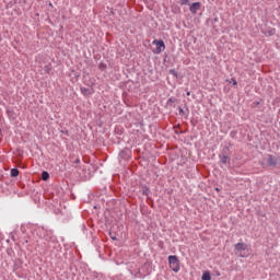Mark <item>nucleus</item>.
Listing matches in <instances>:
<instances>
[{"label":"nucleus","mask_w":280,"mask_h":280,"mask_svg":"<svg viewBox=\"0 0 280 280\" xmlns=\"http://www.w3.org/2000/svg\"><path fill=\"white\" fill-rule=\"evenodd\" d=\"M0 132H1V129H0Z\"/></svg>","instance_id":"a211bd4d"},{"label":"nucleus","mask_w":280,"mask_h":280,"mask_svg":"<svg viewBox=\"0 0 280 280\" xmlns=\"http://www.w3.org/2000/svg\"><path fill=\"white\" fill-rule=\"evenodd\" d=\"M74 163H80V159L75 160V162H74Z\"/></svg>","instance_id":"2eb2a0df"},{"label":"nucleus","mask_w":280,"mask_h":280,"mask_svg":"<svg viewBox=\"0 0 280 280\" xmlns=\"http://www.w3.org/2000/svg\"><path fill=\"white\" fill-rule=\"evenodd\" d=\"M201 280H211V273L209 271H205L202 273Z\"/></svg>","instance_id":"423d86ee"},{"label":"nucleus","mask_w":280,"mask_h":280,"mask_svg":"<svg viewBox=\"0 0 280 280\" xmlns=\"http://www.w3.org/2000/svg\"><path fill=\"white\" fill-rule=\"evenodd\" d=\"M168 266L173 272H178L180 270V261L177 256H168Z\"/></svg>","instance_id":"f257e3e1"},{"label":"nucleus","mask_w":280,"mask_h":280,"mask_svg":"<svg viewBox=\"0 0 280 280\" xmlns=\"http://www.w3.org/2000/svg\"><path fill=\"white\" fill-rule=\"evenodd\" d=\"M186 95H188V96L191 95V92H187Z\"/></svg>","instance_id":"4468645a"},{"label":"nucleus","mask_w":280,"mask_h":280,"mask_svg":"<svg viewBox=\"0 0 280 280\" xmlns=\"http://www.w3.org/2000/svg\"><path fill=\"white\" fill-rule=\"evenodd\" d=\"M81 93H82L83 95L89 94V89H86V88H81Z\"/></svg>","instance_id":"9d476101"},{"label":"nucleus","mask_w":280,"mask_h":280,"mask_svg":"<svg viewBox=\"0 0 280 280\" xmlns=\"http://www.w3.org/2000/svg\"><path fill=\"white\" fill-rule=\"evenodd\" d=\"M42 178H43V180H49V173L44 171L42 173Z\"/></svg>","instance_id":"6e6552de"},{"label":"nucleus","mask_w":280,"mask_h":280,"mask_svg":"<svg viewBox=\"0 0 280 280\" xmlns=\"http://www.w3.org/2000/svg\"><path fill=\"white\" fill-rule=\"evenodd\" d=\"M198 10H200V2H194L190 5V12L191 14H198Z\"/></svg>","instance_id":"39448f33"},{"label":"nucleus","mask_w":280,"mask_h":280,"mask_svg":"<svg viewBox=\"0 0 280 280\" xmlns=\"http://www.w3.org/2000/svg\"><path fill=\"white\" fill-rule=\"evenodd\" d=\"M267 163L270 167H276L277 158H275L273 155H267Z\"/></svg>","instance_id":"20e7f679"},{"label":"nucleus","mask_w":280,"mask_h":280,"mask_svg":"<svg viewBox=\"0 0 280 280\" xmlns=\"http://www.w3.org/2000/svg\"><path fill=\"white\" fill-rule=\"evenodd\" d=\"M172 75H175V78H178V73L176 72V70H171Z\"/></svg>","instance_id":"f8f14e48"},{"label":"nucleus","mask_w":280,"mask_h":280,"mask_svg":"<svg viewBox=\"0 0 280 280\" xmlns=\"http://www.w3.org/2000/svg\"><path fill=\"white\" fill-rule=\"evenodd\" d=\"M234 248L238 253H242V250H246L248 248V245L246 243H237L234 245Z\"/></svg>","instance_id":"7ed1b4c3"},{"label":"nucleus","mask_w":280,"mask_h":280,"mask_svg":"<svg viewBox=\"0 0 280 280\" xmlns=\"http://www.w3.org/2000/svg\"><path fill=\"white\" fill-rule=\"evenodd\" d=\"M240 257H244V255L241 254Z\"/></svg>","instance_id":"f3484780"},{"label":"nucleus","mask_w":280,"mask_h":280,"mask_svg":"<svg viewBox=\"0 0 280 280\" xmlns=\"http://www.w3.org/2000/svg\"><path fill=\"white\" fill-rule=\"evenodd\" d=\"M228 159H229V156L223 155V156L221 158V163L226 164Z\"/></svg>","instance_id":"9b49d317"},{"label":"nucleus","mask_w":280,"mask_h":280,"mask_svg":"<svg viewBox=\"0 0 280 280\" xmlns=\"http://www.w3.org/2000/svg\"><path fill=\"white\" fill-rule=\"evenodd\" d=\"M11 176H12L13 178H16V176H19V171H18V168H12V170H11Z\"/></svg>","instance_id":"0eeeda50"},{"label":"nucleus","mask_w":280,"mask_h":280,"mask_svg":"<svg viewBox=\"0 0 280 280\" xmlns=\"http://www.w3.org/2000/svg\"><path fill=\"white\" fill-rule=\"evenodd\" d=\"M153 45L156 46L154 54H163V51H165V42L163 40H159V39H154L153 40Z\"/></svg>","instance_id":"f03ea898"},{"label":"nucleus","mask_w":280,"mask_h":280,"mask_svg":"<svg viewBox=\"0 0 280 280\" xmlns=\"http://www.w3.org/2000/svg\"><path fill=\"white\" fill-rule=\"evenodd\" d=\"M271 34H275V30H271Z\"/></svg>","instance_id":"dca6fc26"},{"label":"nucleus","mask_w":280,"mask_h":280,"mask_svg":"<svg viewBox=\"0 0 280 280\" xmlns=\"http://www.w3.org/2000/svg\"><path fill=\"white\" fill-rule=\"evenodd\" d=\"M179 4L180 5H188L189 4V0H179Z\"/></svg>","instance_id":"1a4fd4ad"},{"label":"nucleus","mask_w":280,"mask_h":280,"mask_svg":"<svg viewBox=\"0 0 280 280\" xmlns=\"http://www.w3.org/2000/svg\"><path fill=\"white\" fill-rule=\"evenodd\" d=\"M232 84H233L234 86H236L237 81H236L235 79H232Z\"/></svg>","instance_id":"ddd939ff"}]
</instances>
